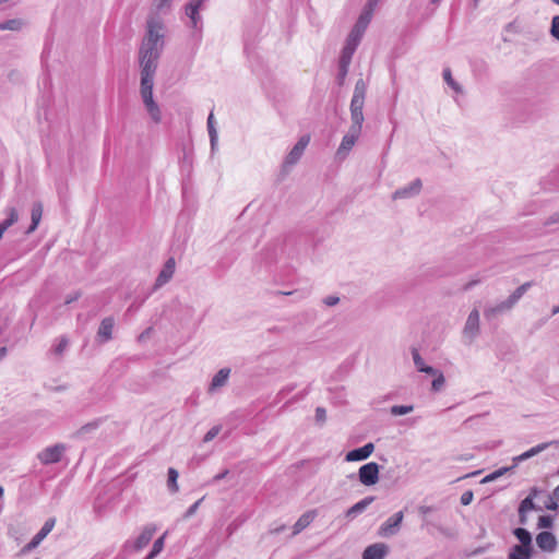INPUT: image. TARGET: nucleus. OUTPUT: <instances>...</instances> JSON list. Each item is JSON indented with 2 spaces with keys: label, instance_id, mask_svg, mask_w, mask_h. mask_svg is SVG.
Masks as SVG:
<instances>
[{
  "label": "nucleus",
  "instance_id": "f257e3e1",
  "mask_svg": "<svg viewBox=\"0 0 559 559\" xmlns=\"http://www.w3.org/2000/svg\"><path fill=\"white\" fill-rule=\"evenodd\" d=\"M163 26L158 21H150L147 24V34L140 49L141 71V96L143 103L155 122L160 121V111L153 99V79L159 57L163 35Z\"/></svg>",
  "mask_w": 559,
  "mask_h": 559
},
{
  "label": "nucleus",
  "instance_id": "f03ea898",
  "mask_svg": "<svg viewBox=\"0 0 559 559\" xmlns=\"http://www.w3.org/2000/svg\"><path fill=\"white\" fill-rule=\"evenodd\" d=\"M550 510L556 511L558 503L555 497V491L549 492L546 489L533 487L528 496L523 499L519 507V522L526 524L527 513L532 510Z\"/></svg>",
  "mask_w": 559,
  "mask_h": 559
},
{
  "label": "nucleus",
  "instance_id": "7ed1b4c3",
  "mask_svg": "<svg viewBox=\"0 0 559 559\" xmlns=\"http://www.w3.org/2000/svg\"><path fill=\"white\" fill-rule=\"evenodd\" d=\"M366 97V84L364 80H358L355 85L354 95L350 102L352 122L361 124L364 122L362 108Z\"/></svg>",
  "mask_w": 559,
  "mask_h": 559
},
{
  "label": "nucleus",
  "instance_id": "20e7f679",
  "mask_svg": "<svg viewBox=\"0 0 559 559\" xmlns=\"http://www.w3.org/2000/svg\"><path fill=\"white\" fill-rule=\"evenodd\" d=\"M366 27H361L360 24L356 23L352 33L348 36L347 44L344 47L341 64L344 71L346 70V67L350 62L352 56L365 32Z\"/></svg>",
  "mask_w": 559,
  "mask_h": 559
},
{
  "label": "nucleus",
  "instance_id": "39448f33",
  "mask_svg": "<svg viewBox=\"0 0 559 559\" xmlns=\"http://www.w3.org/2000/svg\"><path fill=\"white\" fill-rule=\"evenodd\" d=\"M379 465L374 462L360 466L358 471L359 481L365 486H373L379 480Z\"/></svg>",
  "mask_w": 559,
  "mask_h": 559
},
{
  "label": "nucleus",
  "instance_id": "423d86ee",
  "mask_svg": "<svg viewBox=\"0 0 559 559\" xmlns=\"http://www.w3.org/2000/svg\"><path fill=\"white\" fill-rule=\"evenodd\" d=\"M64 449L66 448L63 444H55L52 447H48L38 453V460L43 464L57 463L61 460Z\"/></svg>",
  "mask_w": 559,
  "mask_h": 559
},
{
  "label": "nucleus",
  "instance_id": "0eeeda50",
  "mask_svg": "<svg viewBox=\"0 0 559 559\" xmlns=\"http://www.w3.org/2000/svg\"><path fill=\"white\" fill-rule=\"evenodd\" d=\"M361 124L352 123L349 131L344 135L342 143L338 147V153L349 152L355 145L361 133Z\"/></svg>",
  "mask_w": 559,
  "mask_h": 559
},
{
  "label": "nucleus",
  "instance_id": "6e6552de",
  "mask_svg": "<svg viewBox=\"0 0 559 559\" xmlns=\"http://www.w3.org/2000/svg\"><path fill=\"white\" fill-rule=\"evenodd\" d=\"M404 514L402 511L395 513L394 515L390 516L379 528V535L386 537L394 535L403 521Z\"/></svg>",
  "mask_w": 559,
  "mask_h": 559
},
{
  "label": "nucleus",
  "instance_id": "1a4fd4ad",
  "mask_svg": "<svg viewBox=\"0 0 559 559\" xmlns=\"http://www.w3.org/2000/svg\"><path fill=\"white\" fill-rule=\"evenodd\" d=\"M309 142H310V135L309 134L302 135L299 139V141L295 144V146L292 148L289 154L287 155L285 163L288 165L296 164L302 156Z\"/></svg>",
  "mask_w": 559,
  "mask_h": 559
},
{
  "label": "nucleus",
  "instance_id": "9d476101",
  "mask_svg": "<svg viewBox=\"0 0 559 559\" xmlns=\"http://www.w3.org/2000/svg\"><path fill=\"white\" fill-rule=\"evenodd\" d=\"M536 544L542 550L547 552H554L557 548L556 536L547 531L537 534Z\"/></svg>",
  "mask_w": 559,
  "mask_h": 559
},
{
  "label": "nucleus",
  "instance_id": "9b49d317",
  "mask_svg": "<svg viewBox=\"0 0 559 559\" xmlns=\"http://www.w3.org/2000/svg\"><path fill=\"white\" fill-rule=\"evenodd\" d=\"M373 451L374 445L373 443L369 442L361 448L349 451L346 454L345 460L347 462L362 461L368 459L373 453Z\"/></svg>",
  "mask_w": 559,
  "mask_h": 559
},
{
  "label": "nucleus",
  "instance_id": "f8f14e48",
  "mask_svg": "<svg viewBox=\"0 0 559 559\" xmlns=\"http://www.w3.org/2000/svg\"><path fill=\"white\" fill-rule=\"evenodd\" d=\"M388 550V546L383 543L372 544L364 550L362 559H383Z\"/></svg>",
  "mask_w": 559,
  "mask_h": 559
},
{
  "label": "nucleus",
  "instance_id": "ddd939ff",
  "mask_svg": "<svg viewBox=\"0 0 559 559\" xmlns=\"http://www.w3.org/2000/svg\"><path fill=\"white\" fill-rule=\"evenodd\" d=\"M175 266H176L175 259L169 258L156 280L157 286H162V285L166 284L173 277V275L175 273Z\"/></svg>",
  "mask_w": 559,
  "mask_h": 559
},
{
  "label": "nucleus",
  "instance_id": "4468645a",
  "mask_svg": "<svg viewBox=\"0 0 559 559\" xmlns=\"http://www.w3.org/2000/svg\"><path fill=\"white\" fill-rule=\"evenodd\" d=\"M155 534V527H145L134 543V549L141 550L148 545Z\"/></svg>",
  "mask_w": 559,
  "mask_h": 559
},
{
  "label": "nucleus",
  "instance_id": "2eb2a0df",
  "mask_svg": "<svg viewBox=\"0 0 559 559\" xmlns=\"http://www.w3.org/2000/svg\"><path fill=\"white\" fill-rule=\"evenodd\" d=\"M479 330V312L478 310L474 309L465 323L464 332L465 334L475 335Z\"/></svg>",
  "mask_w": 559,
  "mask_h": 559
},
{
  "label": "nucleus",
  "instance_id": "dca6fc26",
  "mask_svg": "<svg viewBox=\"0 0 559 559\" xmlns=\"http://www.w3.org/2000/svg\"><path fill=\"white\" fill-rule=\"evenodd\" d=\"M317 511L310 510L304 513L294 525V534L300 533L316 519Z\"/></svg>",
  "mask_w": 559,
  "mask_h": 559
},
{
  "label": "nucleus",
  "instance_id": "f3484780",
  "mask_svg": "<svg viewBox=\"0 0 559 559\" xmlns=\"http://www.w3.org/2000/svg\"><path fill=\"white\" fill-rule=\"evenodd\" d=\"M377 2H378V0H369L366 9L360 14L357 23L360 24L361 27H366L367 28V26H368V24H369V22L371 20L374 7L377 5Z\"/></svg>",
  "mask_w": 559,
  "mask_h": 559
},
{
  "label": "nucleus",
  "instance_id": "a211bd4d",
  "mask_svg": "<svg viewBox=\"0 0 559 559\" xmlns=\"http://www.w3.org/2000/svg\"><path fill=\"white\" fill-rule=\"evenodd\" d=\"M531 555L532 547L515 545L509 554V559H530Z\"/></svg>",
  "mask_w": 559,
  "mask_h": 559
},
{
  "label": "nucleus",
  "instance_id": "6ab92c4d",
  "mask_svg": "<svg viewBox=\"0 0 559 559\" xmlns=\"http://www.w3.org/2000/svg\"><path fill=\"white\" fill-rule=\"evenodd\" d=\"M31 216H32V224L27 230V234H31L33 231H35V229L37 228V226L39 225L40 223V219H41V216H43V205L41 203H35L32 207V213H31Z\"/></svg>",
  "mask_w": 559,
  "mask_h": 559
},
{
  "label": "nucleus",
  "instance_id": "aec40b11",
  "mask_svg": "<svg viewBox=\"0 0 559 559\" xmlns=\"http://www.w3.org/2000/svg\"><path fill=\"white\" fill-rule=\"evenodd\" d=\"M373 497H367L360 500L359 502L355 503L347 510L346 516L354 518L357 513L362 512L373 501Z\"/></svg>",
  "mask_w": 559,
  "mask_h": 559
},
{
  "label": "nucleus",
  "instance_id": "412c9836",
  "mask_svg": "<svg viewBox=\"0 0 559 559\" xmlns=\"http://www.w3.org/2000/svg\"><path fill=\"white\" fill-rule=\"evenodd\" d=\"M413 358H414L415 366L417 367V369L420 372H425V373H429V374H436V370L432 367L427 366L424 362V359L420 357V355L417 352V349H413Z\"/></svg>",
  "mask_w": 559,
  "mask_h": 559
},
{
  "label": "nucleus",
  "instance_id": "4be33fe9",
  "mask_svg": "<svg viewBox=\"0 0 559 559\" xmlns=\"http://www.w3.org/2000/svg\"><path fill=\"white\" fill-rule=\"evenodd\" d=\"M112 329L114 320L111 318H106L100 323L98 334L107 341L111 337Z\"/></svg>",
  "mask_w": 559,
  "mask_h": 559
},
{
  "label": "nucleus",
  "instance_id": "5701e85b",
  "mask_svg": "<svg viewBox=\"0 0 559 559\" xmlns=\"http://www.w3.org/2000/svg\"><path fill=\"white\" fill-rule=\"evenodd\" d=\"M515 537L520 540V545L532 547V536L525 528L519 527L514 530Z\"/></svg>",
  "mask_w": 559,
  "mask_h": 559
},
{
  "label": "nucleus",
  "instance_id": "b1692460",
  "mask_svg": "<svg viewBox=\"0 0 559 559\" xmlns=\"http://www.w3.org/2000/svg\"><path fill=\"white\" fill-rule=\"evenodd\" d=\"M229 372H230L229 369H221L213 378L211 388L215 389V388H219V386L224 385L229 377Z\"/></svg>",
  "mask_w": 559,
  "mask_h": 559
},
{
  "label": "nucleus",
  "instance_id": "393cba45",
  "mask_svg": "<svg viewBox=\"0 0 559 559\" xmlns=\"http://www.w3.org/2000/svg\"><path fill=\"white\" fill-rule=\"evenodd\" d=\"M202 4V0H192L186 8L187 15L192 20L193 24H197V15L199 8Z\"/></svg>",
  "mask_w": 559,
  "mask_h": 559
},
{
  "label": "nucleus",
  "instance_id": "a878e982",
  "mask_svg": "<svg viewBox=\"0 0 559 559\" xmlns=\"http://www.w3.org/2000/svg\"><path fill=\"white\" fill-rule=\"evenodd\" d=\"M19 218V215H17V212L15 209H11L10 210V213H9V218L5 219L1 225H0V238L2 237V235L4 234V231L11 226L13 225Z\"/></svg>",
  "mask_w": 559,
  "mask_h": 559
},
{
  "label": "nucleus",
  "instance_id": "bb28decb",
  "mask_svg": "<svg viewBox=\"0 0 559 559\" xmlns=\"http://www.w3.org/2000/svg\"><path fill=\"white\" fill-rule=\"evenodd\" d=\"M530 285V283H525L516 288V290L509 298V307L514 305L522 297V295L526 292Z\"/></svg>",
  "mask_w": 559,
  "mask_h": 559
},
{
  "label": "nucleus",
  "instance_id": "cd10ccee",
  "mask_svg": "<svg viewBox=\"0 0 559 559\" xmlns=\"http://www.w3.org/2000/svg\"><path fill=\"white\" fill-rule=\"evenodd\" d=\"M164 539H165V534L155 540L150 555L145 559H153L155 556H157L163 550Z\"/></svg>",
  "mask_w": 559,
  "mask_h": 559
},
{
  "label": "nucleus",
  "instance_id": "c85d7f7f",
  "mask_svg": "<svg viewBox=\"0 0 559 559\" xmlns=\"http://www.w3.org/2000/svg\"><path fill=\"white\" fill-rule=\"evenodd\" d=\"M177 479H178V472L175 468L170 467L168 469V486L173 491L178 490Z\"/></svg>",
  "mask_w": 559,
  "mask_h": 559
},
{
  "label": "nucleus",
  "instance_id": "c756f323",
  "mask_svg": "<svg viewBox=\"0 0 559 559\" xmlns=\"http://www.w3.org/2000/svg\"><path fill=\"white\" fill-rule=\"evenodd\" d=\"M546 448H547V444L536 445V447L530 449L528 451H526L525 453L521 454L519 456V460H526V459L539 453L540 451L545 450Z\"/></svg>",
  "mask_w": 559,
  "mask_h": 559
},
{
  "label": "nucleus",
  "instance_id": "7c9ffc66",
  "mask_svg": "<svg viewBox=\"0 0 559 559\" xmlns=\"http://www.w3.org/2000/svg\"><path fill=\"white\" fill-rule=\"evenodd\" d=\"M443 79L455 92H460V86L453 80L450 69L443 71Z\"/></svg>",
  "mask_w": 559,
  "mask_h": 559
},
{
  "label": "nucleus",
  "instance_id": "2f4dec72",
  "mask_svg": "<svg viewBox=\"0 0 559 559\" xmlns=\"http://www.w3.org/2000/svg\"><path fill=\"white\" fill-rule=\"evenodd\" d=\"M552 524H554V520L549 515L539 516L538 523H537L539 528H550V527H552Z\"/></svg>",
  "mask_w": 559,
  "mask_h": 559
},
{
  "label": "nucleus",
  "instance_id": "473e14b6",
  "mask_svg": "<svg viewBox=\"0 0 559 559\" xmlns=\"http://www.w3.org/2000/svg\"><path fill=\"white\" fill-rule=\"evenodd\" d=\"M22 25V22L19 20H10L3 24H0V29H11L15 31L19 29Z\"/></svg>",
  "mask_w": 559,
  "mask_h": 559
},
{
  "label": "nucleus",
  "instance_id": "72a5a7b5",
  "mask_svg": "<svg viewBox=\"0 0 559 559\" xmlns=\"http://www.w3.org/2000/svg\"><path fill=\"white\" fill-rule=\"evenodd\" d=\"M46 534H44L43 532H38L33 538L32 540L29 542V544L27 545V547L29 549H33V548H36L45 538H46Z\"/></svg>",
  "mask_w": 559,
  "mask_h": 559
},
{
  "label": "nucleus",
  "instance_id": "f704fd0d",
  "mask_svg": "<svg viewBox=\"0 0 559 559\" xmlns=\"http://www.w3.org/2000/svg\"><path fill=\"white\" fill-rule=\"evenodd\" d=\"M550 33L559 40V15L552 17Z\"/></svg>",
  "mask_w": 559,
  "mask_h": 559
},
{
  "label": "nucleus",
  "instance_id": "c9c22d12",
  "mask_svg": "<svg viewBox=\"0 0 559 559\" xmlns=\"http://www.w3.org/2000/svg\"><path fill=\"white\" fill-rule=\"evenodd\" d=\"M413 411V406H393L392 414L394 415H405Z\"/></svg>",
  "mask_w": 559,
  "mask_h": 559
},
{
  "label": "nucleus",
  "instance_id": "e433bc0d",
  "mask_svg": "<svg viewBox=\"0 0 559 559\" xmlns=\"http://www.w3.org/2000/svg\"><path fill=\"white\" fill-rule=\"evenodd\" d=\"M55 524H56V520L53 518L51 519H48L44 526L41 527L40 532H43L44 534L48 535L52 528L55 527Z\"/></svg>",
  "mask_w": 559,
  "mask_h": 559
},
{
  "label": "nucleus",
  "instance_id": "4c0bfd02",
  "mask_svg": "<svg viewBox=\"0 0 559 559\" xmlns=\"http://www.w3.org/2000/svg\"><path fill=\"white\" fill-rule=\"evenodd\" d=\"M219 431H221V428H219L218 426L213 427V428H212V429H210V430L207 431V433L205 435V437H204V441H205V442L211 441L212 439H214V438L219 433Z\"/></svg>",
  "mask_w": 559,
  "mask_h": 559
},
{
  "label": "nucleus",
  "instance_id": "58836bf2",
  "mask_svg": "<svg viewBox=\"0 0 559 559\" xmlns=\"http://www.w3.org/2000/svg\"><path fill=\"white\" fill-rule=\"evenodd\" d=\"M67 346H68V340H67V338H64V337H62V338L59 341L58 345L56 346V348H55V353H56L57 355H61V354L63 353V350L67 348Z\"/></svg>",
  "mask_w": 559,
  "mask_h": 559
},
{
  "label": "nucleus",
  "instance_id": "ea45409f",
  "mask_svg": "<svg viewBox=\"0 0 559 559\" xmlns=\"http://www.w3.org/2000/svg\"><path fill=\"white\" fill-rule=\"evenodd\" d=\"M444 383V378L442 374H439L433 381H432V389L438 391L441 389V386Z\"/></svg>",
  "mask_w": 559,
  "mask_h": 559
},
{
  "label": "nucleus",
  "instance_id": "a19ab883",
  "mask_svg": "<svg viewBox=\"0 0 559 559\" xmlns=\"http://www.w3.org/2000/svg\"><path fill=\"white\" fill-rule=\"evenodd\" d=\"M472 499H473V492L466 491L462 495L461 502H462V504L466 506L472 501Z\"/></svg>",
  "mask_w": 559,
  "mask_h": 559
},
{
  "label": "nucleus",
  "instance_id": "79ce46f5",
  "mask_svg": "<svg viewBox=\"0 0 559 559\" xmlns=\"http://www.w3.org/2000/svg\"><path fill=\"white\" fill-rule=\"evenodd\" d=\"M316 417L319 421H323L325 419V409L322 407H318L316 409Z\"/></svg>",
  "mask_w": 559,
  "mask_h": 559
},
{
  "label": "nucleus",
  "instance_id": "37998d69",
  "mask_svg": "<svg viewBox=\"0 0 559 559\" xmlns=\"http://www.w3.org/2000/svg\"><path fill=\"white\" fill-rule=\"evenodd\" d=\"M324 302L328 305V306H334L338 302V298L337 297H333V296H330L328 297Z\"/></svg>",
  "mask_w": 559,
  "mask_h": 559
},
{
  "label": "nucleus",
  "instance_id": "c03bdc74",
  "mask_svg": "<svg viewBox=\"0 0 559 559\" xmlns=\"http://www.w3.org/2000/svg\"><path fill=\"white\" fill-rule=\"evenodd\" d=\"M420 187L421 183L419 180H417L411 186L409 190H412L414 193H417L420 190Z\"/></svg>",
  "mask_w": 559,
  "mask_h": 559
},
{
  "label": "nucleus",
  "instance_id": "a18cd8bd",
  "mask_svg": "<svg viewBox=\"0 0 559 559\" xmlns=\"http://www.w3.org/2000/svg\"><path fill=\"white\" fill-rule=\"evenodd\" d=\"M408 190L407 189H404V190H400V191H396L394 193V198H402V197H406L408 195Z\"/></svg>",
  "mask_w": 559,
  "mask_h": 559
},
{
  "label": "nucleus",
  "instance_id": "49530a36",
  "mask_svg": "<svg viewBox=\"0 0 559 559\" xmlns=\"http://www.w3.org/2000/svg\"><path fill=\"white\" fill-rule=\"evenodd\" d=\"M212 123H213V114H211L207 119V126H209L211 133H212Z\"/></svg>",
  "mask_w": 559,
  "mask_h": 559
},
{
  "label": "nucleus",
  "instance_id": "de8ad7c7",
  "mask_svg": "<svg viewBox=\"0 0 559 559\" xmlns=\"http://www.w3.org/2000/svg\"><path fill=\"white\" fill-rule=\"evenodd\" d=\"M198 506H199V501H198V502H195V503H194V504L189 509V512H188V513H189V514H192V513L195 511V509L198 508Z\"/></svg>",
  "mask_w": 559,
  "mask_h": 559
},
{
  "label": "nucleus",
  "instance_id": "09e8293b",
  "mask_svg": "<svg viewBox=\"0 0 559 559\" xmlns=\"http://www.w3.org/2000/svg\"><path fill=\"white\" fill-rule=\"evenodd\" d=\"M557 503L559 502V485L554 489Z\"/></svg>",
  "mask_w": 559,
  "mask_h": 559
},
{
  "label": "nucleus",
  "instance_id": "8fccbe9b",
  "mask_svg": "<svg viewBox=\"0 0 559 559\" xmlns=\"http://www.w3.org/2000/svg\"><path fill=\"white\" fill-rule=\"evenodd\" d=\"M7 354V348L5 347H1L0 348V359H2Z\"/></svg>",
  "mask_w": 559,
  "mask_h": 559
},
{
  "label": "nucleus",
  "instance_id": "3c124183",
  "mask_svg": "<svg viewBox=\"0 0 559 559\" xmlns=\"http://www.w3.org/2000/svg\"><path fill=\"white\" fill-rule=\"evenodd\" d=\"M476 283H477V281H474V282H469V283H467V284L464 286V289L466 290V289L471 288V287H472L473 285H475Z\"/></svg>",
  "mask_w": 559,
  "mask_h": 559
},
{
  "label": "nucleus",
  "instance_id": "603ef678",
  "mask_svg": "<svg viewBox=\"0 0 559 559\" xmlns=\"http://www.w3.org/2000/svg\"><path fill=\"white\" fill-rule=\"evenodd\" d=\"M171 0H162V4H167L169 3Z\"/></svg>",
  "mask_w": 559,
  "mask_h": 559
},
{
  "label": "nucleus",
  "instance_id": "864d4df0",
  "mask_svg": "<svg viewBox=\"0 0 559 559\" xmlns=\"http://www.w3.org/2000/svg\"><path fill=\"white\" fill-rule=\"evenodd\" d=\"M3 496V488L0 486V497Z\"/></svg>",
  "mask_w": 559,
  "mask_h": 559
},
{
  "label": "nucleus",
  "instance_id": "5fc2aeb1",
  "mask_svg": "<svg viewBox=\"0 0 559 559\" xmlns=\"http://www.w3.org/2000/svg\"><path fill=\"white\" fill-rule=\"evenodd\" d=\"M552 2L559 5V0H552Z\"/></svg>",
  "mask_w": 559,
  "mask_h": 559
},
{
  "label": "nucleus",
  "instance_id": "6e6d98bb",
  "mask_svg": "<svg viewBox=\"0 0 559 559\" xmlns=\"http://www.w3.org/2000/svg\"><path fill=\"white\" fill-rule=\"evenodd\" d=\"M438 0H432V2H437Z\"/></svg>",
  "mask_w": 559,
  "mask_h": 559
},
{
  "label": "nucleus",
  "instance_id": "4d7b16f0",
  "mask_svg": "<svg viewBox=\"0 0 559 559\" xmlns=\"http://www.w3.org/2000/svg\"><path fill=\"white\" fill-rule=\"evenodd\" d=\"M558 475H559V469H558Z\"/></svg>",
  "mask_w": 559,
  "mask_h": 559
}]
</instances>
